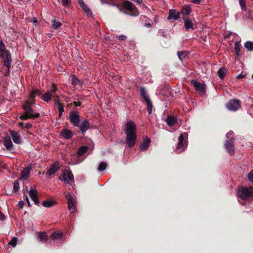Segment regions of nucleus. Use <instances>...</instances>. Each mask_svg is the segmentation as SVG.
Returning a JSON list of instances; mask_svg holds the SVG:
<instances>
[{
  "label": "nucleus",
  "mask_w": 253,
  "mask_h": 253,
  "mask_svg": "<svg viewBox=\"0 0 253 253\" xmlns=\"http://www.w3.org/2000/svg\"><path fill=\"white\" fill-rule=\"evenodd\" d=\"M145 26L147 27H151V24L150 23L146 24Z\"/></svg>",
  "instance_id": "680f3d73"
},
{
  "label": "nucleus",
  "mask_w": 253,
  "mask_h": 253,
  "mask_svg": "<svg viewBox=\"0 0 253 253\" xmlns=\"http://www.w3.org/2000/svg\"><path fill=\"white\" fill-rule=\"evenodd\" d=\"M20 119L22 120H26V119H28L29 118H30V116H28L27 115L25 112H24V114H23V115H21L20 117H19Z\"/></svg>",
  "instance_id": "09e8293b"
},
{
  "label": "nucleus",
  "mask_w": 253,
  "mask_h": 253,
  "mask_svg": "<svg viewBox=\"0 0 253 253\" xmlns=\"http://www.w3.org/2000/svg\"><path fill=\"white\" fill-rule=\"evenodd\" d=\"M0 56L4 60V65L8 68V72L7 74H5L6 76H7L9 72L10 65V62L11 61V58L10 52L8 50H7L4 52H1L0 53Z\"/></svg>",
  "instance_id": "39448f33"
},
{
  "label": "nucleus",
  "mask_w": 253,
  "mask_h": 253,
  "mask_svg": "<svg viewBox=\"0 0 253 253\" xmlns=\"http://www.w3.org/2000/svg\"><path fill=\"white\" fill-rule=\"evenodd\" d=\"M78 126L79 127L81 131L84 133L88 129L89 124L88 122L86 120H85Z\"/></svg>",
  "instance_id": "6ab92c4d"
},
{
  "label": "nucleus",
  "mask_w": 253,
  "mask_h": 253,
  "mask_svg": "<svg viewBox=\"0 0 253 253\" xmlns=\"http://www.w3.org/2000/svg\"><path fill=\"white\" fill-rule=\"evenodd\" d=\"M147 105L148 107V111L149 114H151L152 112V104L151 103V101H149L148 102H147Z\"/></svg>",
  "instance_id": "c03bdc74"
},
{
  "label": "nucleus",
  "mask_w": 253,
  "mask_h": 253,
  "mask_svg": "<svg viewBox=\"0 0 253 253\" xmlns=\"http://www.w3.org/2000/svg\"><path fill=\"white\" fill-rule=\"evenodd\" d=\"M192 2L194 3L199 4L200 3V0H192Z\"/></svg>",
  "instance_id": "4d7b16f0"
},
{
  "label": "nucleus",
  "mask_w": 253,
  "mask_h": 253,
  "mask_svg": "<svg viewBox=\"0 0 253 253\" xmlns=\"http://www.w3.org/2000/svg\"><path fill=\"white\" fill-rule=\"evenodd\" d=\"M88 150V147L84 146L80 147L78 150V154L79 156L84 154Z\"/></svg>",
  "instance_id": "7c9ffc66"
},
{
  "label": "nucleus",
  "mask_w": 253,
  "mask_h": 253,
  "mask_svg": "<svg viewBox=\"0 0 253 253\" xmlns=\"http://www.w3.org/2000/svg\"><path fill=\"white\" fill-rule=\"evenodd\" d=\"M72 83L74 85L80 84V81L75 75L72 77Z\"/></svg>",
  "instance_id": "58836bf2"
},
{
  "label": "nucleus",
  "mask_w": 253,
  "mask_h": 253,
  "mask_svg": "<svg viewBox=\"0 0 253 253\" xmlns=\"http://www.w3.org/2000/svg\"><path fill=\"white\" fill-rule=\"evenodd\" d=\"M239 197L243 200L253 198V187H244L239 189L237 192Z\"/></svg>",
  "instance_id": "f03ea898"
},
{
  "label": "nucleus",
  "mask_w": 253,
  "mask_h": 253,
  "mask_svg": "<svg viewBox=\"0 0 253 253\" xmlns=\"http://www.w3.org/2000/svg\"><path fill=\"white\" fill-rule=\"evenodd\" d=\"M243 77H244V76H243V75H242V74H239V75H238L237 76V78H241Z\"/></svg>",
  "instance_id": "bf43d9fd"
},
{
  "label": "nucleus",
  "mask_w": 253,
  "mask_h": 253,
  "mask_svg": "<svg viewBox=\"0 0 253 253\" xmlns=\"http://www.w3.org/2000/svg\"><path fill=\"white\" fill-rule=\"evenodd\" d=\"M227 73V70L224 67L221 68L218 71V75L220 78L223 79Z\"/></svg>",
  "instance_id": "c85d7f7f"
},
{
  "label": "nucleus",
  "mask_w": 253,
  "mask_h": 253,
  "mask_svg": "<svg viewBox=\"0 0 253 253\" xmlns=\"http://www.w3.org/2000/svg\"><path fill=\"white\" fill-rule=\"evenodd\" d=\"M233 132L232 131H229L226 134V137L227 138V140L231 139V138H233Z\"/></svg>",
  "instance_id": "8fccbe9b"
},
{
  "label": "nucleus",
  "mask_w": 253,
  "mask_h": 253,
  "mask_svg": "<svg viewBox=\"0 0 253 253\" xmlns=\"http://www.w3.org/2000/svg\"><path fill=\"white\" fill-rule=\"evenodd\" d=\"M151 140L148 137H145L140 146V151H143L147 150L150 145Z\"/></svg>",
  "instance_id": "f3484780"
},
{
  "label": "nucleus",
  "mask_w": 253,
  "mask_h": 253,
  "mask_svg": "<svg viewBox=\"0 0 253 253\" xmlns=\"http://www.w3.org/2000/svg\"><path fill=\"white\" fill-rule=\"evenodd\" d=\"M55 203L53 201H51V200H46V201H44L43 203H42V205L45 207H52V206H53V205L55 204Z\"/></svg>",
  "instance_id": "473e14b6"
},
{
  "label": "nucleus",
  "mask_w": 253,
  "mask_h": 253,
  "mask_svg": "<svg viewBox=\"0 0 253 253\" xmlns=\"http://www.w3.org/2000/svg\"><path fill=\"white\" fill-rule=\"evenodd\" d=\"M112 5H113V6H115V7H117V8H120V7H119V5H118V4H112Z\"/></svg>",
  "instance_id": "e2e57ef3"
},
{
  "label": "nucleus",
  "mask_w": 253,
  "mask_h": 253,
  "mask_svg": "<svg viewBox=\"0 0 253 253\" xmlns=\"http://www.w3.org/2000/svg\"><path fill=\"white\" fill-rule=\"evenodd\" d=\"M59 169V167L58 165L53 164L50 166L48 171L46 172V174L49 176H51L57 172Z\"/></svg>",
  "instance_id": "a211bd4d"
},
{
  "label": "nucleus",
  "mask_w": 253,
  "mask_h": 253,
  "mask_svg": "<svg viewBox=\"0 0 253 253\" xmlns=\"http://www.w3.org/2000/svg\"><path fill=\"white\" fill-rule=\"evenodd\" d=\"M240 102L239 100L232 99L230 100L226 104L227 108L230 111H235L240 107Z\"/></svg>",
  "instance_id": "f8f14e48"
},
{
  "label": "nucleus",
  "mask_w": 253,
  "mask_h": 253,
  "mask_svg": "<svg viewBox=\"0 0 253 253\" xmlns=\"http://www.w3.org/2000/svg\"><path fill=\"white\" fill-rule=\"evenodd\" d=\"M37 235L41 242H44L47 240V235L45 232H38Z\"/></svg>",
  "instance_id": "b1692460"
},
{
  "label": "nucleus",
  "mask_w": 253,
  "mask_h": 253,
  "mask_svg": "<svg viewBox=\"0 0 253 253\" xmlns=\"http://www.w3.org/2000/svg\"><path fill=\"white\" fill-rule=\"evenodd\" d=\"M252 78L253 79V74H252Z\"/></svg>",
  "instance_id": "774afa93"
},
{
  "label": "nucleus",
  "mask_w": 253,
  "mask_h": 253,
  "mask_svg": "<svg viewBox=\"0 0 253 253\" xmlns=\"http://www.w3.org/2000/svg\"><path fill=\"white\" fill-rule=\"evenodd\" d=\"M62 136L65 139H70L72 137L73 133L70 130L64 129L60 132Z\"/></svg>",
  "instance_id": "5701e85b"
},
{
  "label": "nucleus",
  "mask_w": 253,
  "mask_h": 253,
  "mask_svg": "<svg viewBox=\"0 0 253 253\" xmlns=\"http://www.w3.org/2000/svg\"><path fill=\"white\" fill-rule=\"evenodd\" d=\"M73 103L75 106H79L81 105V103L79 102H74Z\"/></svg>",
  "instance_id": "6e6d98bb"
},
{
  "label": "nucleus",
  "mask_w": 253,
  "mask_h": 253,
  "mask_svg": "<svg viewBox=\"0 0 253 253\" xmlns=\"http://www.w3.org/2000/svg\"><path fill=\"white\" fill-rule=\"evenodd\" d=\"M118 9L120 12H122V10L120 8H118Z\"/></svg>",
  "instance_id": "338daca9"
},
{
  "label": "nucleus",
  "mask_w": 253,
  "mask_h": 253,
  "mask_svg": "<svg viewBox=\"0 0 253 253\" xmlns=\"http://www.w3.org/2000/svg\"><path fill=\"white\" fill-rule=\"evenodd\" d=\"M180 18V13L176 10H170L169 15L167 17L168 20H173L174 21Z\"/></svg>",
  "instance_id": "2eb2a0df"
},
{
  "label": "nucleus",
  "mask_w": 253,
  "mask_h": 253,
  "mask_svg": "<svg viewBox=\"0 0 253 253\" xmlns=\"http://www.w3.org/2000/svg\"><path fill=\"white\" fill-rule=\"evenodd\" d=\"M188 134L187 133H184L183 134H181L178 137V143L176 146V151L180 153L183 151L185 148L186 147V146L185 145V143H184V137L187 138Z\"/></svg>",
  "instance_id": "6e6552de"
},
{
  "label": "nucleus",
  "mask_w": 253,
  "mask_h": 253,
  "mask_svg": "<svg viewBox=\"0 0 253 253\" xmlns=\"http://www.w3.org/2000/svg\"><path fill=\"white\" fill-rule=\"evenodd\" d=\"M79 4L81 6L82 9L88 15L92 16V13L89 8L81 0H78Z\"/></svg>",
  "instance_id": "393cba45"
},
{
  "label": "nucleus",
  "mask_w": 253,
  "mask_h": 253,
  "mask_svg": "<svg viewBox=\"0 0 253 253\" xmlns=\"http://www.w3.org/2000/svg\"><path fill=\"white\" fill-rule=\"evenodd\" d=\"M124 132L126 135V141L129 147H132L137 139L136 125L133 121L126 122L124 126Z\"/></svg>",
  "instance_id": "f257e3e1"
},
{
  "label": "nucleus",
  "mask_w": 253,
  "mask_h": 253,
  "mask_svg": "<svg viewBox=\"0 0 253 253\" xmlns=\"http://www.w3.org/2000/svg\"><path fill=\"white\" fill-rule=\"evenodd\" d=\"M225 142L224 147L230 155L232 156L235 154V146L234 145V139L231 138Z\"/></svg>",
  "instance_id": "1a4fd4ad"
},
{
  "label": "nucleus",
  "mask_w": 253,
  "mask_h": 253,
  "mask_svg": "<svg viewBox=\"0 0 253 253\" xmlns=\"http://www.w3.org/2000/svg\"><path fill=\"white\" fill-rule=\"evenodd\" d=\"M66 198L68 200V207L69 210L71 212H74L76 211V202L74 199L69 193L66 195Z\"/></svg>",
  "instance_id": "9d476101"
},
{
  "label": "nucleus",
  "mask_w": 253,
  "mask_h": 253,
  "mask_svg": "<svg viewBox=\"0 0 253 253\" xmlns=\"http://www.w3.org/2000/svg\"><path fill=\"white\" fill-rule=\"evenodd\" d=\"M17 238L13 237L12 240L9 242V244L12 246L13 247H15L17 244Z\"/></svg>",
  "instance_id": "79ce46f5"
},
{
  "label": "nucleus",
  "mask_w": 253,
  "mask_h": 253,
  "mask_svg": "<svg viewBox=\"0 0 253 253\" xmlns=\"http://www.w3.org/2000/svg\"><path fill=\"white\" fill-rule=\"evenodd\" d=\"M134 1L138 4H141L142 3V0H134Z\"/></svg>",
  "instance_id": "5fc2aeb1"
},
{
  "label": "nucleus",
  "mask_w": 253,
  "mask_h": 253,
  "mask_svg": "<svg viewBox=\"0 0 253 253\" xmlns=\"http://www.w3.org/2000/svg\"><path fill=\"white\" fill-rule=\"evenodd\" d=\"M107 167V164L106 163L104 162H102L99 164V165L98 168V169L99 171H103Z\"/></svg>",
  "instance_id": "c9c22d12"
},
{
  "label": "nucleus",
  "mask_w": 253,
  "mask_h": 253,
  "mask_svg": "<svg viewBox=\"0 0 253 253\" xmlns=\"http://www.w3.org/2000/svg\"><path fill=\"white\" fill-rule=\"evenodd\" d=\"M5 219L4 215L0 211V220H3Z\"/></svg>",
  "instance_id": "864d4df0"
},
{
  "label": "nucleus",
  "mask_w": 253,
  "mask_h": 253,
  "mask_svg": "<svg viewBox=\"0 0 253 253\" xmlns=\"http://www.w3.org/2000/svg\"><path fill=\"white\" fill-rule=\"evenodd\" d=\"M19 189V182L17 181H14V185H13V189L16 192Z\"/></svg>",
  "instance_id": "49530a36"
},
{
  "label": "nucleus",
  "mask_w": 253,
  "mask_h": 253,
  "mask_svg": "<svg viewBox=\"0 0 253 253\" xmlns=\"http://www.w3.org/2000/svg\"><path fill=\"white\" fill-rule=\"evenodd\" d=\"M191 83L194 87L195 89L201 95L205 94L206 86L204 84H202L196 80H192Z\"/></svg>",
  "instance_id": "423d86ee"
},
{
  "label": "nucleus",
  "mask_w": 253,
  "mask_h": 253,
  "mask_svg": "<svg viewBox=\"0 0 253 253\" xmlns=\"http://www.w3.org/2000/svg\"><path fill=\"white\" fill-rule=\"evenodd\" d=\"M69 119L74 126H79L80 115L77 111H72L70 112Z\"/></svg>",
  "instance_id": "9b49d317"
},
{
  "label": "nucleus",
  "mask_w": 253,
  "mask_h": 253,
  "mask_svg": "<svg viewBox=\"0 0 253 253\" xmlns=\"http://www.w3.org/2000/svg\"><path fill=\"white\" fill-rule=\"evenodd\" d=\"M26 201H27V203L28 204L29 206H30V204L29 200V198H28V197L27 196H26Z\"/></svg>",
  "instance_id": "13d9d810"
},
{
  "label": "nucleus",
  "mask_w": 253,
  "mask_h": 253,
  "mask_svg": "<svg viewBox=\"0 0 253 253\" xmlns=\"http://www.w3.org/2000/svg\"><path fill=\"white\" fill-rule=\"evenodd\" d=\"M191 12V9L190 7L186 6L183 7L181 10V13L184 14V15H189Z\"/></svg>",
  "instance_id": "f704fd0d"
},
{
  "label": "nucleus",
  "mask_w": 253,
  "mask_h": 253,
  "mask_svg": "<svg viewBox=\"0 0 253 253\" xmlns=\"http://www.w3.org/2000/svg\"><path fill=\"white\" fill-rule=\"evenodd\" d=\"M62 236H63L62 233H58V232H54L51 234V237L54 239H60L62 237Z\"/></svg>",
  "instance_id": "72a5a7b5"
},
{
  "label": "nucleus",
  "mask_w": 253,
  "mask_h": 253,
  "mask_svg": "<svg viewBox=\"0 0 253 253\" xmlns=\"http://www.w3.org/2000/svg\"><path fill=\"white\" fill-rule=\"evenodd\" d=\"M51 23L52 26L54 29H57L59 28L62 25V23L60 21H57L55 19L52 20Z\"/></svg>",
  "instance_id": "c756f323"
},
{
  "label": "nucleus",
  "mask_w": 253,
  "mask_h": 253,
  "mask_svg": "<svg viewBox=\"0 0 253 253\" xmlns=\"http://www.w3.org/2000/svg\"><path fill=\"white\" fill-rule=\"evenodd\" d=\"M24 204V203L23 201H20L18 203V205L20 208H23Z\"/></svg>",
  "instance_id": "603ef678"
},
{
  "label": "nucleus",
  "mask_w": 253,
  "mask_h": 253,
  "mask_svg": "<svg viewBox=\"0 0 253 253\" xmlns=\"http://www.w3.org/2000/svg\"><path fill=\"white\" fill-rule=\"evenodd\" d=\"M31 169V167H27L25 168L21 172L20 179L25 180L27 179L30 174V171Z\"/></svg>",
  "instance_id": "4be33fe9"
},
{
  "label": "nucleus",
  "mask_w": 253,
  "mask_h": 253,
  "mask_svg": "<svg viewBox=\"0 0 253 253\" xmlns=\"http://www.w3.org/2000/svg\"><path fill=\"white\" fill-rule=\"evenodd\" d=\"M59 179L66 184L70 185L74 182V177L72 172L68 170H65L63 171L62 177H60Z\"/></svg>",
  "instance_id": "20e7f679"
},
{
  "label": "nucleus",
  "mask_w": 253,
  "mask_h": 253,
  "mask_svg": "<svg viewBox=\"0 0 253 253\" xmlns=\"http://www.w3.org/2000/svg\"><path fill=\"white\" fill-rule=\"evenodd\" d=\"M57 87L54 84H52L51 89L48 90L44 95L41 93L40 97L45 101L49 102L51 97H58L56 94Z\"/></svg>",
  "instance_id": "7ed1b4c3"
},
{
  "label": "nucleus",
  "mask_w": 253,
  "mask_h": 253,
  "mask_svg": "<svg viewBox=\"0 0 253 253\" xmlns=\"http://www.w3.org/2000/svg\"><path fill=\"white\" fill-rule=\"evenodd\" d=\"M248 178L250 182H253V170L248 174Z\"/></svg>",
  "instance_id": "a18cd8bd"
},
{
  "label": "nucleus",
  "mask_w": 253,
  "mask_h": 253,
  "mask_svg": "<svg viewBox=\"0 0 253 253\" xmlns=\"http://www.w3.org/2000/svg\"><path fill=\"white\" fill-rule=\"evenodd\" d=\"M123 7L131 12H133L134 10L136 8L133 4L129 1H125L123 4Z\"/></svg>",
  "instance_id": "412c9836"
},
{
  "label": "nucleus",
  "mask_w": 253,
  "mask_h": 253,
  "mask_svg": "<svg viewBox=\"0 0 253 253\" xmlns=\"http://www.w3.org/2000/svg\"><path fill=\"white\" fill-rule=\"evenodd\" d=\"M18 126H23V122H20L19 123H18Z\"/></svg>",
  "instance_id": "052dcab7"
},
{
  "label": "nucleus",
  "mask_w": 253,
  "mask_h": 253,
  "mask_svg": "<svg viewBox=\"0 0 253 253\" xmlns=\"http://www.w3.org/2000/svg\"><path fill=\"white\" fill-rule=\"evenodd\" d=\"M56 104L58 105L59 112H63L64 111V106L63 104L60 102V101L58 99L56 101Z\"/></svg>",
  "instance_id": "a19ab883"
},
{
  "label": "nucleus",
  "mask_w": 253,
  "mask_h": 253,
  "mask_svg": "<svg viewBox=\"0 0 253 253\" xmlns=\"http://www.w3.org/2000/svg\"><path fill=\"white\" fill-rule=\"evenodd\" d=\"M32 104L30 103V102L26 101V104L23 106V109L25 113L30 116V118H38L39 114H35L34 110L32 109L31 105Z\"/></svg>",
  "instance_id": "0eeeda50"
},
{
  "label": "nucleus",
  "mask_w": 253,
  "mask_h": 253,
  "mask_svg": "<svg viewBox=\"0 0 253 253\" xmlns=\"http://www.w3.org/2000/svg\"><path fill=\"white\" fill-rule=\"evenodd\" d=\"M140 90L141 95L142 96V97L143 98L144 100L146 101V102L147 103L149 101H151V100L148 96V95L147 93V92H146L145 89L144 87H141L140 89Z\"/></svg>",
  "instance_id": "bb28decb"
},
{
  "label": "nucleus",
  "mask_w": 253,
  "mask_h": 253,
  "mask_svg": "<svg viewBox=\"0 0 253 253\" xmlns=\"http://www.w3.org/2000/svg\"><path fill=\"white\" fill-rule=\"evenodd\" d=\"M29 195L31 197V199L34 202V203L38 205L39 204V201L37 196V191L35 188L31 187L29 191H28Z\"/></svg>",
  "instance_id": "ddd939ff"
},
{
  "label": "nucleus",
  "mask_w": 253,
  "mask_h": 253,
  "mask_svg": "<svg viewBox=\"0 0 253 253\" xmlns=\"http://www.w3.org/2000/svg\"><path fill=\"white\" fill-rule=\"evenodd\" d=\"M166 122L169 126H174L177 123V119L173 116H168L166 119Z\"/></svg>",
  "instance_id": "a878e982"
},
{
  "label": "nucleus",
  "mask_w": 253,
  "mask_h": 253,
  "mask_svg": "<svg viewBox=\"0 0 253 253\" xmlns=\"http://www.w3.org/2000/svg\"><path fill=\"white\" fill-rule=\"evenodd\" d=\"M117 38L120 40H122V41H124L126 40V36H125V35H120V36H117Z\"/></svg>",
  "instance_id": "3c124183"
},
{
  "label": "nucleus",
  "mask_w": 253,
  "mask_h": 253,
  "mask_svg": "<svg viewBox=\"0 0 253 253\" xmlns=\"http://www.w3.org/2000/svg\"><path fill=\"white\" fill-rule=\"evenodd\" d=\"M184 27L186 30H189L190 29L192 30L194 29L193 24L191 20L188 18H186L184 19Z\"/></svg>",
  "instance_id": "cd10ccee"
},
{
  "label": "nucleus",
  "mask_w": 253,
  "mask_h": 253,
  "mask_svg": "<svg viewBox=\"0 0 253 253\" xmlns=\"http://www.w3.org/2000/svg\"><path fill=\"white\" fill-rule=\"evenodd\" d=\"M244 46L249 51L253 50V42L247 41L245 43Z\"/></svg>",
  "instance_id": "2f4dec72"
},
{
  "label": "nucleus",
  "mask_w": 253,
  "mask_h": 253,
  "mask_svg": "<svg viewBox=\"0 0 253 253\" xmlns=\"http://www.w3.org/2000/svg\"><path fill=\"white\" fill-rule=\"evenodd\" d=\"M177 55L178 56L180 60H182V59L185 58L187 56L188 53L185 51H179L177 52Z\"/></svg>",
  "instance_id": "e433bc0d"
},
{
  "label": "nucleus",
  "mask_w": 253,
  "mask_h": 253,
  "mask_svg": "<svg viewBox=\"0 0 253 253\" xmlns=\"http://www.w3.org/2000/svg\"><path fill=\"white\" fill-rule=\"evenodd\" d=\"M71 2V0H62V4L65 7L68 6Z\"/></svg>",
  "instance_id": "de8ad7c7"
},
{
  "label": "nucleus",
  "mask_w": 253,
  "mask_h": 253,
  "mask_svg": "<svg viewBox=\"0 0 253 253\" xmlns=\"http://www.w3.org/2000/svg\"><path fill=\"white\" fill-rule=\"evenodd\" d=\"M7 51L6 50L5 46L2 41H0V53Z\"/></svg>",
  "instance_id": "37998d69"
},
{
  "label": "nucleus",
  "mask_w": 253,
  "mask_h": 253,
  "mask_svg": "<svg viewBox=\"0 0 253 253\" xmlns=\"http://www.w3.org/2000/svg\"><path fill=\"white\" fill-rule=\"evenodd\" d=\"M31 125L30 124H27L25 127H26V128H28V127H29Z\"/></svg>",
  "instance_id": "0e129e2a"
},
{
  "label": "nucleus",
  "mask_w": 253,
  "mask_h": 253,
  "mask_svg": "<svg viewBox=\"0 0 253 253\" xmlns=\"http://www.w3.org/2000/svg\"><path fill=\"white\" fill-rule=\"evenodd\" d=\"M4 145L8 150L11 151L13 149V145L10 137H6L3 142Z\"/></svg>",
  "instance_id": "aec40b11"
},
{
  "label": "nucleus",
  "mask_w": 253,
  "mask_h": 253,
  "mask_svg": "<svg viewBox=\"0 0 253 253\" xmlns=\"http://www.w3.org/2000/svg\"><path fill=\"white\" fill-rule=\"evenodd\" d=\"M234 48L236 54L238 56L239 55L240 52V45L238 42H236L234 45Z\"/></svg>",
  "instance_id": "4c0bfd02"
},
{
  "label": "nucleus",
  "mask_w": 253,
  "mask_h": 253,
  "mask_svg": "<svg viewBox=\"0 0 253 253\" xmlns=\"http://www.w3.org/2000/svg\"><path fill=\"white\" fill-rule=\"evenodd\" d=\"M62 113H63V112H59V117H61V116H62Z\"/></svg>",
  "instance_id": "69168bd1"
},
{
  "label": "nucleus",
  "mask_w": 253,
  "mask_h": 253,
  "mask_svg": "<svg viewBox=\"0 0 253 253\" xmlns=\"http://www.w3.org/2000/svg\"><path fill=\"white\" fill-rule=\"evenodd\" d=\"M10 133L15 143L19 144L22 143V139L18 132L14 130H10Z\"/></svg>",
  "instance_id": "4468645a"
},
{
  "label": "nucleus",
  "mask_w": 253,
  "mask_h": 253,
  "mask_svg": "<svg viewBox=\"0 0 253 253\" xmlns=\"http://www.w3.org/2000/svg\"><path fill=\"white\" fill-rule=\"evenodd\" d=\"M239 3L242 10L246 11L247 10L246 4L244 0H239Z\"/></svg>",
  "instance_id": "ea45409f"
},
{
  "label": "nucleus",
  "mask_w": 253,
  "mask_h": 253,
  "mask_svg": "<svg viewBox=\"0 0 253 253\" xmlns=\"http://www.w3.org/2000/svg\"><path fill=\"white\" fill-rule=\"evenodd\" d=\"M41 95V92L39 89L33 90L30 94V99L27 101L30 102V103L34 104L35 101V97L36 96H40Z\"/></svg>",
  "instance_id": "dca6fc26"
}]
</instances>
